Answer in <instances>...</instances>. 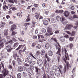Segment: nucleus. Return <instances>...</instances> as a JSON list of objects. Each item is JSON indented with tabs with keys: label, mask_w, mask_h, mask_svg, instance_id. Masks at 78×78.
<instances>
[{
	"label": "nucleus",
	"mask_w": 78,
	"mask_h": 78,
	"mask_svg": "<svg viewBox=\"0 0 78 78\" xmlns=\"http://www.w3.org/2000/svg\"><path fill=\"white\" fill-rule=\"evenodd\" d=\"M47 30L48 33H51V28H50V27H48Z\"/></svg>",
	"instance_id": "obj_27"
},
{
	"label": "nucleus",
	"mask_w": 78,
	"mask_h": 78,
	"mask_svg": "<svg viewBox=\"0 0 78 78\" xmlns=\"http://www.w3.org/2000/svg\"><path fill=\"white\" fill-rule=\"evenodd\" d=\"M53 28L54 29H57L58 28V25L56 24L54 25L53 26Z\"/></svg>",
	"instance_id": "obj_32"
},
{
	"label": "nucleus",
	"mask_w": 78,
	"mask_h": 78,
	"mask_svg": "<svg viewBox=\"0 0 78 78\" xmlns=\"http://www.w3.org/2000/svg\"><path fill=\"white\" fill-rule=\"evenodd\" d=\"M56 49H58V50L56 53V54H57V55H59L60 56H61V54L60 53L61 51V49H60V48L57 47Z\"/></svg>",
	"instance_id": "obj_8"
},
{
	"label": "nucleus",
	"mask_w": 78,
	"mask_h": 78,
	"mask_svg": "<svg viewBox=\"0 0 78 78\" xmlns=\"http://www.w3.org/2000/svg\"><path fill=\"white\" fill-rule=\"evenodd\" d=\"M40 54V51H37L36 52V54H35L34 55L35 57H36V58H37V55H39Z\"/></svg>",
	"instance_id": "obj_23"
},
{
	"label": "nucleus",
	"mask_w": 78,
	"mask_h": 78,
	"mask_svg": "<svg viewBox=\"0 0 78 78\" xmlns=\"http://www.w3.org/2000/svg\"><path fill=\"white\" fill-rule=\"evenodd\" d=\"M8 43H9L8 42H6L5 44V49H6V50H7V52H8L9 53H10V52H11V51H12V49H13V48L11 47V45H7V44H8Z\"/></svg>",
	"instance_id": "obj_2"
},
{
	"label": "nucleus",
	"mask_w": 78,
	"mask_h": 78,
	"mask_svg": "<svg viewBox=\"0 0 78 78\" xmlns=\"http://www.w3.org/2000/svg\"><path fill=\"white\" fill-rule=\"evenodd\" d=\"M30 56H32V57H33V58H34V59H36V58L34 57V56L33 55L32 53H30Z\"/></svg>",
	"instance_id": "obj_53"
},
{
	"label": "nucleus",
	"mask_w": 78,
	"mask_h": 78,
	"mask_svg": "<svg viewBox=\"0 0 78 78\" xmlns=\"http://www.w3.org/2000/svg\"><path fill=\"white\" fill-rule=\"evenodd\" d=\"M30 60L28 58H27V59H26V62H31Z\"/></svg>",
	"instance_id": "obj_42"
},
{
	"label": "nucleus",
	"mask_w": 78,
	"mask_h": 78,
	"mask_svg": "<svg viewBox=\"0 0 78 78\" xmlns=\"http://www.w3.org/2000/svg\"><path fill=\"white\" fill-rule=\"evenodd\" d=\"M4 36H7L8 35V30H4Z\"/></svg>",
	"instance_id": "obj_28"
},
{
	"label": "nucleus",
	"mask_w": 78,
	"mask_h": 78,
	"mask_svg": "<svg viewBox=\"0 0 78 78\" xmlns=\"http://www.w3.org/2000/svg\"><path fill=\"white\" fill-rule=\"evenodd\" d=\"M35 17L36 19H39V20H40V19H43V17L40 15H39L37 14L35 16Z\"/></svg>",
	"instance_id": "obj_7"
},
{
	"label": "nucleus",
	"mask_w": 78,
	"mask_h": 78,
	"mask_svg": "<svg viewBox=\"0 0 78 78\" xmlns=\"http://www.w3.org/2000/svg\"><path fill=\"white\" fill-rule=\"evenodd\" d=\"M8 68H9V69H12V67L11 65H9L8 66Z\"/></svg>",
	"instance_id": "obj_63"
},
{
	"label": "nucleus",
	"mask_w": 78,
	"mask_h": 78,
	"mask_svg": "<svg viewBox=\"0 0 78 78\" xmlns=\"http://www.w3.org/2000/svg\"><path fill=\"white\" fill-rule=\"evenodd\" d=\"M26 70L27 72H28V73H29L31 75H34V73H33V72L31 69L30 68H27L26 69Z\"/></svg>",
	"instance_id": "obj_6"
},
{
	"label": "nucleus",
	"mask_w": 78,
	"mask_h": 78,
	"mask_svg": "<svg viewBox=\"0 0 78 78\" xmlns=\"http://www.w3.org/2000/svg\"><path fill=\"white\" fill-rule=\"evenodd\" d=\"M30 20V18H27L26 20V22H29Z\"/></svg>",
	"instance_id": "obj_56"
},
{
	"label": "nucleus",
	"mask_w": 78,
	"mask_h": 78,
	"mask_svg": "<svg viewBox=\"0 0 78 78\" xmlns=\"http://www.w3.org/2000/svg\"><path fill=\"white\" fill-rule=\"evenodd\" d=\"M66 27L68 29H70L71 27H73V25L71 24H68L67 25Z\"/></svg>",
	"instance_id": "obj_22"
},
{
	"label": "nucleus",
	"mask_w": 78,
	"mask_h": 78,
	"mask_svg": "<svg viewBox=\"0 0 78 78\" xmlns=\"http://www.w3.org/2000/svg\"><path fill=\"white\" fill-rule=\"evenodd\" d=\"M41 45L40 44H37V45L36 46V48H37V49H40L41 48Z\"/></svg>",
	"instance_id": "obj_35"
},
{
	"label": "nucleus",
	"mask_w": 78,
	"mask_h": 78,
	"mask_svg": "<svg viewBox=\"0 0 78 78\" xmlns=\"http://www.w3.org/2000/svg\"><path fill=\"white\" fill-rule=\"evenodd\" d=\"M47 61H48V62H50V57H47Z\"/></svg>",
	"instance_id": "obj_60"
},
{
	"label": "nucleus",
	"mask_w": 78,
	"mask_h": 78,
	"mask_svg": "<svg viewBox=\"0 0 78 78\" xmlns=\"http://www.w3.org/2000/svg\"><path fill=\"white\" fill-rule=\"evenodd\" d=\"M3 10H4V11H5V10H6V9H8L9 8L7 6H6V5L4 4L3 5Z\"/></svg>",
	"instance_id": "obj_16"
},
{
	"label": "nucleus",
	"mask_w": 78,
	"mask_h": 78,
	"mask_svg": "<svg viewBox=\"0 0 78 78\" xmlns=\"http://www.w3.org/2000/svg\"><path fill=\"white\" fill-rule=\"evenodd\" d=\"M65 32H66V33L67 34H69L70 35V34H71V33H70V31H69L66 30L65 31Z\"/></svg>",
	"instance_id": "obj_50"
},
{
	"label": "nucleus",
	"mask_w": 78,
	"mask_h": 78,
	"mask_svg": "<svg viewBox=\"0 0 78 78\" xmlns=\"http://www.w3.org/2000/svg\"><path fill=\"white\" fill-rule=\"evenodd\" d=\"M33 39H37V36L36 35H34L33 36Z\"/></svg>",
	"instance_id": "obj_59"
},
{
	"label": "nucleus",
	"mask_w": 78,
	"mask_h": 78,
	"mask_svg": "<svg viewBox=\"0 0 78 78\" xmlns=\"http://www.w3.org/2000/svg\"><path fill=\"white\" fill-rule=\"evenodd\" d=\"M1 64L2 65L3 69H4V67H5V62L3 61H2V62Z\"/></svg>",
	"instance_id": "obj_29"
},
{
	"label": "nucleus",
	"mask_w": 78,
	"mask_h": 78,
	"mask_svg": "<svg viewBox=\"0 0 78 78\" xmlns=\"http://www.w3.org/2000/svg\"><path fill=\"white\" fill-rule=\"evenodd\" d=\"M12 64L13 66H14V65H15V64H16V62L14 61V60L13 61H12Z\"/></svg>",
	"instance_id": "obj_57"
},
{
	"label": "nucleus",
	"mask_w": 78,
	"mask_h": 78,
	"mask_svg": "<svg viewBox=\"0 0 78 78\" xmlns=\"http://www.w3.org/2000/svg\"><path fill=\"white\" fill-rule=\"evenodd\" d=\"M59 39L61 42H64L65 41V37H60Z\"/></svg>",
	"instance_id": "obj_14"
},
{
	"label": "nucleus",
	"mask_w": 78,
	"mask_h": 78,
	"mask_svg": "<svg viewBox=\"0 0 78 78\" xmlns=\"http://www.w3.org/2000/svg\"><path fill=\"white\" fill-rule=\"evenodd\" d=\"M51 41H54L55 42H56V39L52 37L51 38Z\"/></svg>",
	"instance_id": "obj_41"
},
{
	"label": "nucleus",
	"mask_w": 78,
	"mask_h": 78,
	"mask_svg": "<svg viewBox=\"0 0 78 78\" xmlns=\"http://www.w3.org/2000/svg\"><path fill=\"white\" fill-rule=\"evenodd\" d=\"M75 31L72 32L71 34V36H75Z\"/></svg>",
	"instance_id": "obj_44"
},
{
	"label": "nucleus",
	"mask_w": 78,
	"mask_h": 78,
	"mask_svg": "<svg viewBox=\"0 0 78 78\" xmlns=\"http://www.w3.org/2000/svg\"><path fill=\"white\" fill-rule=\"evenodd\" d=\"M19 45V43L16 42L13 45V48H16V47H17V46Z\"/></svg>",
	"instance_id": "obj_24"
},
{
	"label": "nucleus",
	"mask_w": 78,
	"mask_h": 78,
	"mask_svg": "<svg viewBox=\"0 0 78 78\" xmlns=\"http://www.w3.org/2000/svg\"><path fill=\"white\" fill-rule=\"evenodd\" d=\"M12 36H14L15 34H17V32L14 31H12Z\"/></svg>",
	"instance_id": "obj_33"
},
{
	"label": "nucleus",
	"mask_w": 78,
	"mask_h": 78,
	"mask_svg": "<svg viewBox=\"0 0 78 78\" xmlns=\"http://www.w3.org/2000/svg\"><path fill=\"white\" fill-rule=\"evenodd\" d=\"M73 18H76L77 19H78V16L76 15H74L73 16Z\"/></svg>",
	"instance_id": "obj_46"
},
{
	"label": "nucleus",
	"mask_w": 78,
	"mask_h": 78,
	"mask_svg": "<svg viewBox=\"0 0 78 78\" xmlns=\"http://www.w3.org/2000/svg\"><path fill=\"white\" fill-rule=\"evenodd\" d=\"M41 55H44L45 53V51L44 50H42L41 52Z\"/></svg>",
	"instance_id": "obj_34"
},
{
	"label": "nucleus",
	"mask_w": 78,
	"mask_h": 78,
	"mask_svg": "<svg viewBox=\"0 0 78 78\" xmlns=\"http://www.w3.org/2000/svg\"><path fill=\"white\" fill-rule=\"evenodd\" d=\"M5 27V26L3 24H0V28H4Z\"/></svg>",
	"instance_id": "obj_61"
},
{
	"label": "nucleus",
	"mask_w": 78,
	"mask_h": 78,
	"mask_svg": "<svg viewBox=\"0 0 78 78\" xmlns=\"http://www.w3.org/2000/svg\"><path fill=\"white\" fill-rule=\"evenodd\" d=\"M78 27V20L76 22V23H75V26L73 27V28L75 29H76Z\"/></svg>",
	"instance_id": "obj_19"
},
{
	"label": "nucleus",
	"mask_w": 78,
	"mask_h": 78,
	"mask_svg": "<svg viewBox=\"0 0 78 78\" xmlns=\"http://www.w3.org/2000/svg\"><path fill=\"white\" fill-rule=\"evenodd\" d=\"M73 47V44L71 43L69 44V48H72Z\"/></svg>",
	"instance_id": "obj_51"
},
{
	"label": "nucleus",
	"mask_w": 78,
	"mask_h": 78,
	"mask_svg": "<svg viewBox=\"0 0 78 78\" xmlns=\"http://www.w3.org/2000/svg\"><path fill=\"white\" fill-rule=\"evenodd\" d=\"M37 63L38 66H41V65L42 64V63H43V62H42V61L41 60H37Z\"/></svg>",
	"instance_id": "obj_9"
},
{
	"label": "nucleus",
	"mask_w": 78,
	"mask_h": 78,
	"mask_svg": "<svg viewBox=\"0 0 78 78\" xmlns=\"http://www.w3.org/2000/svg\"><path fill=\"white\" fill-rule=\"evenodd\" d=\"M41 32H42V33H45L46 32V30L45 29L42 28L41 30Z\"/></svg>",
	"instance_id": "obj_38"
},
{
	"label": "nucleus",
	"mask_w": 78,
	"mask_h": 78,
	"mask_svg": "<svg viewBox=\"0 0 78 78\" xmlns=\"http://www.w3.org/2000/svg\"><path fill=\"white\" fill-rule=\"evenodd\" d=\"M56 19L57 21H61V17L59 16H57L56 17Z\"/></svg>",
	"instance_id": "obj_30"
},
{
	"label": "nucleus",
	"mask_w": 78,
	"mask_h": 78,
	"mask_svg": "<svg viewBox=\"0 0 78 78\" xmlns=\"http://www.w3.org/2000/svg\"><path fill=\"white\" fill-rule=\"evenodd\" d=\"M35 45H36V43H33L31 45V47H32L34 48V47H35Z\"/></svg>",
	"instance_id": "obj_40"
},
{
	"label": "nucleus",
	"mask_w": 78,
	"mask_h": 78,
	"mask_svg": "<svg viewBox=\"0 0 78 78\" xmlns=\"http://www.w3.org/2000/svg\"><path fill=\"white\" fill-rule=\"evenodd\" d=\"M50 75L51 76H53V75H54V73H53V72L52 71H51L50 72Z\"/></svg>",
	"instance_id": "obj_43"
},
{
	"label": "nucleus",
	"mask_w": 78,
	"mask_h": 78,
	"mask_svg": "<svg viewBox=\"0 0 78 78\" xmlns=\"http://www.w3.org/2000/svg\"><path fill=\"white\" fill-rule=\"evenodd\" d=\"M37 33H38V28H37L35 30V33L36 34H37Z\"/></svg>",
	"instance_id": "obj_55"
},
{
	"label": "nucleus",
	"mask_w": 78,
	"mask_h": 78,
	"mask_svg": "<svg viewBox=\"0 0 78 78\" xmlns=\"http://www.w3.org/2000/svg\"><path fill=\"white\" fill-rule=\"evenodd\" d=\"M69 7L70 8V9H71L72 10H74V8H75V7L73 5L71 4L69 5Z\"/></svg>",
	"instance_id": "obj_26"
},
{
	"label": "nucleus",
	"mask_w": 78,
	"mask_h": 78,
	"mask_svg": "<svg viewBox=\"0 0 78 78\" xmlns=\"http://www.w3.org/2000/svg\"><path fill=\"white\" fill-rule=\"evenodd\" d=\"M18 69L19 72H22V71H23V67L22 66H19L18 67Z\"/></svg>",
	"instance_id": "obj_18"
},
{
	"label": "nucleus",
	"mask_w": 78,
	"mask_h": 78,
	"mask_svg": "<svg viewBox=\"0 0 78 78\" xmlns=\"http://www.w3.org/2000/svg\"><path fill=\"white\" fill-rule=\"evenodd\" d=\"M52 69L54 70H57L58 69V67L56 66V65H54L52 67Z\"/></svg>",
	"instance_id": "obj_21"
},
{
	"label": "nucleus",
	"mask_w": 78,
	"mask_h": 78,
	"mask_svg": "<svg viewBox=\"0 0 78 78\" xmlns=\"http://www.w3.org/2000/svg\"><path fill=\"white\" fill-rule=\"evenodd\" d=\"M35 63L36 62H35L34 61H31L29 62V65H30V66H34V65L35 64Z\"/></svg>",
	"instance_id": "obj_15"
},
{
	"label": "nucleus",
	"mask_w": 78,
	"mask_h": 78,
	"mask_svg": "<svg viewBox=\"0 0 78 78\" xmlns=\"http://www.w3.org/2000/svg\"><path fill=\"white\" fill-rule=\"evenodd\" d=\"M34 6H35V7H37V4H33Z\"/></svg>",
	"instance_id": "obj_64"
},
{
	"label": "nucleus",
	"mask_w": 78,
	"mask_h": 78,
	"mask_svg": "<svg viewBox=\"0 0 78 78\" xmlns=\"http://www.w3.org/2000/svg\"><path fill=\"white\" fill-rule=\"evenodd\" d=\"M51 21L52 22V23H55V19L54 18H52L51 20Z\"/></svg>",
	"instance_id": "obj_48"
},
{
	"label": "nucleus",
	"mask_w": 78,
	"mask_h": 78,
	"mask_svg": "<svg viewBox=\"0 0 78 78\" xmlns=\"http://www.w3.org/2000/svg\"><path fill=\"white\" fill-rule=\"evenodd\" d=\"M64 12V11L63 10H59L58 12V13H60V14H62V12Z\"/></svg>",
	"instance_id": "obj_49"
},
{
	"label": "nucleus",
	"mask_w": 78,
	"mask_h": 78,
	"mask_svg": "<svg viewBox=\"0 0 78 78\" xmlns=\"http://www.w3.org/2000/svg\"><path fill=\"white\" fill-rule=\"evenodd\" d=\"M27 58H28L29 60V61H32V57L30 56L28 57Z\"/></svg>",
	"instance_id": "obj_39"
},
{
	"label": "nucleus",
	"mask_w": 78,
	"mask_h": 78,
	"mask_svg": "<svg viewBox=\"0 0 78 78\" xmlns=\"http://www.w3.org/2000/svg\"><path fill=\"white\" fill-rule=\"evenodd\" d=\"M50 44L48 43H46L45 45V47H46V49H48L50 48Z\"/></svg>",
	"instance_id": "obj_17"
},
{
	"label": "nucleus",
	"mask_w": 78,
	"mask_h": 78,
	"mask_svg": "<svg viewBox=\"0 0 78 78\" xmlns=\"http://www.w3.org/2000/svg\"><path fill=\"white\" fill-rule=\"evenodd\" d=\"M64 37H66V38H69V36L68 35L66 34L65 35V36H64Z\"/></svg>",
	"instance_id": "obj_54"
},
{
	"label": "nucleus",
	"mask_w": 78,
	"mask_h": 78,
	"mask_svg": "<svg viewBox=\"0 0 78 78\" xmlns=\"http://www.w3.org/2000/svg\"><path fill=\"white\" fill-rule=\"evenodd\" d=\"M18 62V64L19 65H21L22 64V61H20V62Z\"/></svg>",
	"instance_id": "obj_62"
},
{
	"label": "nucleus",
	"mask_w": 78,
	"mask_h": 78,
	"mask_svg": "<svg viewBox=\"0 0 78 78\" xmlns=\"http://www.w3.org/2000/svg\"><path fill=\"white\" fill-rule=\"evenodd\" d=\"M34 67L35 69V71L37 73V75H39V69L38 68L36 67V66H35Z\"/></svg>",
	"instance_id": "obj_12"
},
{
	"label": "nucleus",
	"mask_w": 78,
	"mask_h": 78,
	"mask_svg": "<svg viewBox=\"0 0 78 78\" xmlns=\"http://www.w3.org/2000/svg\"><path fill=\"white\" fill-rule=\"evenodd\" d=\"M2 73L3 74V75L2 74H0V78H3V76L5 77L6 76L9 74V72L6 69H3L2 71Z\"/></svg>",
	"instance_id": "obj_1"
},
{
	"label": "nucleus",
	"mask_w": 78,
	"mask_h": 78,
	"mask_svg": "<svg viewBox=\"0 0 78 78\" xmlns=\"http://www.w3.org/2000/svg\"><path fill=\"white\" fill-rule=\"evenodd\" d=\"M16 26L15 24H13L12 26V27L11 28L10 31H12L13 30L16 29Z\"/></svg>",
	"instance_id": "obj_11"
},
{
	"label": "nucleus",
	"mask_w": 78,
	"mask_h": 78,
	"mask_svg": "<svg viewBox=\"0 0 78 78\" xmlns=\"http://www.w3.org/2000/svg\"><path fill=\"white\" fill-rule=\"evenodd\" d=\"M55 75L56 76H59L60 75V73L59 71H55Z\"/></svg>",
	"instance_id": "obj_20"
},
{
	"label": "nucleus",
	"mask_w": 78,
	"mask_h": 78,
	"mask_svg": "<svg viewBox=\"0 0 78 78\" xmlns=\"http://www.w3.org/2000/svg\"><path fill=\"white\" fill-rule=\"evenodd\" d=\"M33 26L32 27V28H34V25L36 24V22L32 21Z\"/></svg>",
	"instance_id": "obj_37"
},
{
	"label": "nucleus",
	"mask_w": 78,
	"mask_h": 78,
	"mask_svg": "<svg viewBox=\"0 0 78 78\" xmlns=\"http://www.w3.org/2000/svg\"><path fill=\"white\" fill-rule=\"evenodd\" d=\"M58 68L59 71L60 72L61 74L64 73H66V66H64V69H63L62 70V66L61 65H59V67H58Z\"/></svg>",
	"instance_id": "obj_3"
},
{
	"label": "nucleus",
	"mask_w": 78,
	"mask_h": 78,
	"mask_svg": "<svg viewBox=\"0 0 78 78\" xmlns=\"http://www.w3.org/2000/svg\"><path fill=\"white\" fill-rule=\"evenodd\" d=\"M62 58L64 61L66 63L67 69H70L71 68V64L69 65V62H66V60L65 58H64V57H63Z\"/></svg>",
	"instance_id": "obj_4"
},
{
	"label": "nucleus",
	"mask_w": 78,
	"mask_h": 78,
	"mask_svg": "<svg viewBox=\"0 0 78 78\" xmlns=\"http://www.w3.org/2000/svg\"><path fill=\"white\" fill-rule=\"evenodd\" d=\"M30 23H24V26H28V25H30Z\"/></svg>",
	"instance_id": "obj_45"
},
{
	"label": "nucleus",
	"mask_w": 78,
	"mask_h": 78,
	"mask_svg": "<svg viewBox=\"0 0 78 78\" xmlns=\"http://www.w3.org/2000/svg\"><path fill=\"white\" fill-rule=\"evenodd\" d=\"M12 11H16V10H17V8L15 7L12 8Z\"/></svg>",
	"instance_id": "obj_52"
},
{
	"label": "nucleus",
	"mask_w": 78,
	"mask_h": 78,
	"mask_svg": "<svg viewBox=\"0 0 78 78\" xmlns=\"http://www.w3.org/2000/svg\"><path fill=\"white\" fill-rule=\"evenodd\" d=\"M69 40L70 41H73V38H72L71 37H70L69 38Z\"/></svg>",
	"instance_id": "obj_58"
},
{
	"label": "nucleus",
	"mask_w": 78,
	"mask_h": 78,
	"mask_svg": "<svg viewBox=\"0 0 78 78\" xmlns=\"http://www.w3.org/2000/svg\"><path fill=\"white\" fill-rule=\"evenodd\" d=\"M9 2L10 3H12L14 4V2L13 1V0H8Z\"/></svg>",
	"instance_id": "obj_47"
},
{
	"label": "nucleus",
	"mask_w": 78,
	"mask_h": 78,
	"mask_svg": "<svg viewBox=\"0 0 78 78\" xmlns=\"http://www.w3.org/2000/svg\"><path fill=\"white\" fill-rule=\"evenodd\" d=\"M43 24L45 25H47L48 24V22L47 21L44 20L43 21Z\"/></svg>",
	"instance_id": "obj_25"
},
{
	"label": "nucleus",
	"mask_w": 78,
	"mask_h": 78,
	"mask_svg": "<svg viewBox=\"0 0 78 78\" xmlns=\"http://www.w3.org/2000/svg\"><path fill=\"white\" fill-rule=\"evenodd\" d=\"M22 47V45H20L19 47L16 49V50H19Z\"/></svg>",
	"instance_id": "obj_36"
},
{
	"label": "nucleus",
	"mask_w": 78,
	"mask_h": 78,
	"mask_svg": "<svg viewBox=\"0 0 78 78\" xmlns=\"http://www.w3.org/2000/svg\"><path fill=\"white\" fill-rule=\"evenodd\" d=\"M64 50L65 54H66V55H65V58L66 60H67V59L69 60V55H68V54H67V50H66V49L65 48H64Z\"/></svg>",
	"instance_id": "obj_5"
},
{
	"label": "nucleus",
	"mask_w": 78,
	"mask_h": 78,
	"mask_svg": "<svg viewBox=\"0 0 78 78\" xmlns=\"http://www.w3.org/2000/svg\"><path fill=\"white\" fill-rule=\"evenodd\" d=\"M64 15L66 17H67L69 16V12L67 11H65L64 12Z\"/></svg>",
	"instance_id": "obj_10"
},
{
	"label": "nucleus",
	"mask_w": 78,
	"mask_h": 78,
	"mask_svg": "<svg viewBox=\"0 0 78 78\" xmlns=\"http://www.w3.org/2000/svg\"><path fill=\"white\" fill-rule=\"evenodd\" d=\"M22 77V75L20 73H19L17 75V77L18 78H20Z\"/></svg>",
	"instance_id": "obj_31"
},
{
	"label": "nucleus",
	"mask_w": 78,
	"mask_h": 78,
	"mask_svg": "<svg viewBox=\"0 0 78 78\" xmlns=\"http://www.w3.org/2000/svg\"><path fill=\"white\" fill-rule=\"evenodd\" d=\"M48 55L50 56H51L53 55V52L51 50H49L48 52Z\"/></svg>",
	"instance_id": "obj_13"
}]
</instances>
